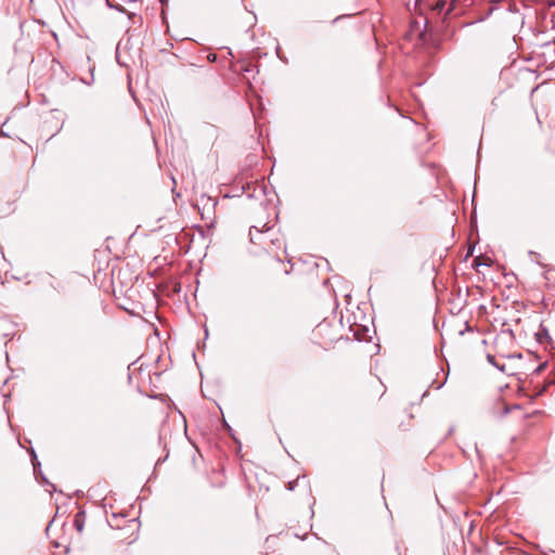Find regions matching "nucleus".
I'll use <instances>...</instances> for the list:
<instances>
[{
	"label": "nucleus",
	"mask_w": 555,
	"mask_h": 555,
	"mask_svg": "<svg viewBox=\"0 0 555 555\" xmlns=\"http://www.w3.org/2000/svg\"><path fill=\"white\" fill-rule=\"evenodd\" d=\"M254 230H255L256 232H258V233H259V232H261V230H259L257 227H251V228H250V230H249V234H250V236H253V231H254Z\"/></svg>",
	"instance_id": "3"
},
{
	"label": "nucleus",
	"mask_w": 555,
	"mask_h": 555,
	"mask_svg": "<svg viewBox=\"0 0 555 555\" xmlns=\"http://www.w3.org/2000/svg\"><path fill=\"white\" fill-rule=\"evenodd\" d=\"M413 416L411 414H406L403 416V420L401 421L400 425H404L405 424V421H406V425L410 426L411 425V421H412Z\"/></svg>",
	"instance_id": "2"
},
{
	"label": "nucleus",
	"mask_w": 555,
	"mask_h": 555,
	"mask_svg": "<svg viewBox=\"0 0 555 555\" xmlns=\"http://www.w3.org/2000/svg\"><path fill=\"white\" fill-rule=\"evenodd\" d=\"M75 527L77 528L78 531H82L83 522L79 519V515H77L75 518Z\"/></svg>",
	"instance_id": "1"
}]
</instances>
